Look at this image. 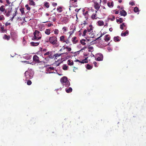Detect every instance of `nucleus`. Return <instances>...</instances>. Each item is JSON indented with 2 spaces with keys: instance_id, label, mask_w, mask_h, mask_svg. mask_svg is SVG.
<instances>
[{
  "instance_id": "nucleus-31",
  "label": "nucleus",
  "mask_w": 146,
  "mask_h": 146,
  "mask_svg": "<svg viewBox=\"0 0 146 146\" xmlns=\"http://www.w3.org/2000/svg\"><path fill=\"white\" fill-rule=\"evenodd\" d=\"M103 59V56L102 55L100 57H98L96 59L98 61L102 60Z\"/></svg>"
},
{
  "instance_id": "nucleus-43",
  "label": "nucleus",
  "mask_w": 146,
  "mask_h": 146,
  "mask_svg": "<svg viewBox=\"0 0 146 146\" xmlns=\"http://www.w3.org/2000/svg\"><path fill=\"white\" fill-rule=\"evenodd\" d=\"M87 32V30L86 29L84 30L83 32V36H85L86 35V33Z\"/></svg>"
},
{
  "instance_id": "nucleus-11",
  "label": "nucleus",
  "mask_w": 146,
  "mask_h": 146,
  "mask_svg": "<svg viewBox=\"0 0 146 146\" xmlns=\"http://www.w3.org/2000/svg\"><path fill=\"white\" fill-rule=\"evenodd\" d=\"M39 42H31V45L33 46H36L38 45Z\"/></svg>"
},
{
  "instance_id": "nucleus-9",
  "label": "nucleus",
  "mask_w": 146,
  "mask_h": 146,
  "mask_svg": "<svg viewBox=\"0 0 146 146\" xmlns=\"http://www.w3.org/2000/svg\"><path fill=\"white\" fill-rule=\"evenodd\" d=\"M127 14L126 12L124 10H122L120 12L119 15H121L122 16H125L127 15Z\"/></svg>"
},
{
  "instance_id": "nucleus-18",
  "label": "nucleus",
  "mask_w": 146,
  "mask_h": 146,
  "mask_svg": "<svg viewBox=\"0 0 146 146\" xmlns=\"http://www.w3.org/2000/svg\"><path fill=\"white\" fill-rule=\"evenodd\" d=\"M110 36L108 35H107L105 36L104 40L106 41H108L110 40Z\"/></svg>"
},
{
  "instance_id": "nucleus-39",
  "label": "nucleus",
  "mask_w": 146,
  "mask_h": 146,
  "mask_svg": "<svg viewBox=\"0 0 146 146\" xmlns=\"http://www.w3.org/2000/svg\"><path fill=\"white\" fill-rule=\"evenodd\" d=\"M111 17H112V18H110L109 19L111 20V21H114L115 19V17L113 15H111Z\"/></svg>"
},
{
  "instance_id": "nucleus-49",
  "label": "nucleus",
  "mask_w": 146,
  "mask_h": 146,
  "mask_svg": "<svg viewBox=\"0 0 146 146\" xmlns=\"http://www.w3.org/2000/svg\"><path fill=\"white\" fill-rule=\"evenodd\" d=\"M52 5L54 7H55L57 5V3L54 2H53L52 3Z\"/></svg>"
},
{
  "instance_id": "nucleus-57",
  "label": "nucleus",
  "mask_w": 146,
  "mask_h": 146,
  "mask_svg": "<svg viewBox=\"0 0 146 146\" xmlns=\"http://www.w3.org/2000/svg\"><path fill=\"white\" fill-rule=\"evenodd\" d=\"M52 25H53V24L52 23H49L47 25V26L48 27H50Z\"/></svg>"
},
{
  "instance_id": "nucleus-48",
  "label": "nucleus",
  "mask_w": 146,
  "mask_h": 146,
  "mask_svg": "<svg viewBox=\"0 0 146 146\" xmlns=\"http://www.w3.org/2000/svg\"><path fill=\"white\" fill-rule=\"evenodd\" d=\"M4 27H2L1 28V29L0 30L2 32H3L5 31L4 30Z\"/></svg>"
},
{
  "instance_id": "nucleus-26",
  "label": "nucleus",
  "mask_w": 146,
  "mask_h": 146,
  "mask_svg": "<svg viewBox=\"0 0 146 146\" xmlns=\"http://www.w3.org/2000/svg\"><path fill=\"white\" fill-rule=\"evenodd\" d=\"M68 65H73L74 64L73 61L72 60H68Z\"/></svg>"
},
{
  "instance_id": "nucleus-6",
  "label": "nucleus",
  "mask_w": 146,
  "mask_h": 146,
  "mask_svg": "<svg viewBox=\"0 0 146 146\" xmlns=\"http://www.w3.org/2000/svg\"><path fill=\"white\" fill-rule=\"evenodd\" d=\"M24 74L26 79H31L33 78V75L28 71H26Z\"/></svg>"
},
{
  "instance_id": "nucleus-52",
  "label": "nucleus",
  "mask_w": 146,
  "mask_h": 146,
  "mask_svg": "<svg viewBox=\"0 0 146 146\" xmlns=\"http://www.w3.org/2000/svg\"><path fill=\"white\" fill-rule=\"evenodd\" d=\"M129 4L131 6H133L135 5V3L133 2H131L129 3Z\"/></svg>"
},
{
  "instance_id": "nucleus-42",
  "label": "nucleus",
  "mask_w": 146,
  "mask_h": 146,
  "mask_svg": "<svg viewBox=\"0 0 146 146\" xmlns=\"http://www.w3.org/2000/svg\"><path fill=\"white\" fill-rule=\"evenodd\" d=\"M32 84V82L31 80H28L27 82V84L28 85H31Z\"/></svg>"
},
{
  "instance_id": "nucleus-38",
  "label": "nucleus",
  "mask_w": 146,
  "mask_h": 146,
  "mask_svg": "<svg viewBox=\"0 0 146 146\" xmlns=\"http://www.w3.org/2000/svg\"><path fill=\"white\" fill-rule=\"evenodd\" d=\"M133 10L134 12L137 13L139 9L138 7H136L134 8Z\"/></svg>"
},
{
  "instance_id": "nucleus-27",
  "label": "nucleus",
  "mask_w": 146,
  "mask_h": 146,
  "mask_svg": "<svg viewBox=\"0 0 146 146\" xmlns=\"http://www.w3.org/2000/svg\"><path fill=\"white\" fill-rule=\"evenodd\" d=\"M44 7H45L47 8H48L49 7V3L47 2H45L44 4Z\"/></svg>"
},
{
  "instance_id": "nucleus-64",
  "label": "nucleus",
  "mask_w": 146,
  "mask_h": 146,
  "mask_svg": "<svg viewBox=\"0 0 146 146\" xmlns=\"http://www.w3.org/2000/svg\"><path fill=\"white\" fill-rule=\"evenodd\" d=\"M47 50L46 49V48H44L43 49V50H42V51H43V52H45Z\"/></svg>"
},
{
  "instance_id": "nucleus-53",
  "label": "nucleus",
  "mask_w": 146,
  "mask_h": 146,
  "mask_svg": "<svg viewBox=\"0 0 146 146\" xmlns=\"http://www.w3.org/2000/svg\"><path fill=\"white\" fill-rule=\"evenodd\" d=\"M11 25V23H10L7 22L5 24V26H7L8 25Z\"/></svg>"
},
{
  "instance_id": "nucleus-8",
  "label": "nucleus",
  "mask_w": 146,
  "mask_h": 146,
  "mask_svg": "<svg viewBox=\"0 0 146 146\" xmlns=\"http://www.w3.org/2000/svg\"><path fill=\"white\" fill-rule=\"evenodd\" d=\"M97 11H96L95 13H93L91 16V18L93 20L96 19L98 17H97V15L96 13Z\"/></svg>"
},
{
  "instance_id": "nucleus-47",
  "label": "nucleus",
  "mask_w": 146,
  "mask_h": 146,
  "mask_svg": "<svg viewBox=\"0 0 146 146\" xmlns=\"http://www.w3.org/2000/svg\"><path fill=\"white\" fill-rule=\"evenodd\" d=\"M75 30V28L72 31H70L69 33L70 34V35H72V34L74 33V31Z\"/></svg>"
},
{
  "instance_id": "nucleus-60",
  "label": "nucleus",
  "mask_w": 146,
  "mask_h": 146,
  "mask_svg": "<svg viewBox=\"0 0 146 146\" xmlns=\"http://www.w3.org/2000/svg\"><path fill=\"white\" fill-rule=\"evenodd\" d=\"M65 42L66 43V44H68L69 43V41L68 40H65Z\"/></svg>"
},
{
  "instance_id": "nucleus-35",
  "label": "nucleus",
  "mask_w": 146,
  "mask_h": 146,
  "mask_svg": "<svg viewBox=\"0 0 146 146\" xmlns=\"http://www.w3.org/2000/svg\"><path fill=\"white\" fill-rule=\"evenodd\" d=\"M86 68L90 70L92 68V66H91L89 64H88L86 66Z\"/></svg>"
},
{
  "instance_id": "nucleus-20",
  "label": "nucleus",
  "mask_w": 146,
  "mask_h": 146,
  "mask_svg": "<svg viewBox=\"0 0 146 146\" xmlns=\"http://www.w3.org/2000/svg\"><path fill=\"white\" fill-rule=\"evenodd\" d=\"M10 38V36L9 35L7 36L5 34L3 37V38L5 39H7V40H9Z\"/></svg>"
},
{
  "instance_id": "nucleus-14",
  "label": "nucleus",
  "mask_w": 146,
  "mask_h": 146,
  "mask_svg": "<svg viewBox=\"0 0 146 146\" xmlns=\"http://www.w3.org/2000/svg\"><path fill=\"white\" fill-rule=\"evenodd\" d=\"M88 58V57L85 58V59L82 60L81 61H80V62L82 64H84V63H87L88 62V61H87Z\"/></svg>"
},
{
  "instance_id": "nucleus-10",
  "label": "nucleus",
  "mask_w": 146,
  "mask_h": 146,
  "mask_svg": "<svg viewBox=\"0 0 146 146\" xmlns=\"http://www.w3.org/2000/svg\"><path fill=\"white\" fill-rule=\"evenodd\" d=\"M66 54V55H67L68 54V53L66 52V53H62L60 54H55L54 56V57L55 58H56L57 57H58L59 56H60L61 55V54Z\"/></svg>"
},
{
  "instance_id": "nucleus-17",
  "label": "nucleus",
  "mask_w": 146,
  "mask_h": 146,
  "mask_svg": "<svg viewBox=\"0 0 146 146\" xmlns=\"http://www.w3.org/2000/svg\"><path fill=\"white\" fill-rule=\"evenodd\" d=\"M129 34V31L128 30H126V31L123 33L122 32L121 33V36H125L127 35H128Z\"/></svg>"
},
{
  "instance_id": "nucleus-1",
  "label": "nucleus",
  "mask_w": 146,
  "mask_h": 146,
  "mask_svg": "<svg viewBox=\"0 0 146 146\" xmlns=\"http://www.w3.org/2000/svg\"><path fill=\"white\" fill-rule=\"evenodd\" d=\"M33 35L34 36L32 38V40H38L41 38V35L39 31L37 30H35L33 33Z\"/></svg>"
},
{
  "instance_id": "nucleus-30",
  "label": "nucleus",
  "mask_w": 146,
  "mask_h": 146,
  "mask_svg": "<svg viewBox=\"0 0 146 146\" xmlns=\"http://www.w3.org/2000/svg\"><path fill=\"white\" fill-rule=\"evenodd\" d=\"M68 66L64 64L62 66V69L64 70H67L68 69Z\"/></svg>"
},
{
  "instance_id": "nucleus-62",
  "label": "nucleus",
  "mask_w": 146,
  "mask_h": 146,
  "mask_svg": "<svg viewBox=\"0 0 146 146\" xmlns=\"http://www.w3.org/2000/svg\"><path fill=\"white\" fill-rule=\"evenodd\" d=\"M80 10V9H76L75 10V11H76V12H78L79 10Z\"/></svg>"
},
{
  "instance_id": "nucleus-45",
  "label": "nucleus",
  "mask_w": 146,
  "mask_h": 146,
  "mask_svg": "<svg viewBox=\"0 0 146 146\" xmlns=\"http://www.w3.org/2000/svg\"><path fill=\"white\" fill-rule=\"evenodd\" d=\"M88 48L89 49V50H88V51L89 52H90L91 51H90V50H92L94 48L93 46H89L88 47Z\"/></svg>"
},
{
  "instance_id": "nucleus-5",
  "label": "nucleus",
  "mask_w": 146,
  "mask_h": 146,
  "mask_svg": "<svg viewBox=\"0 0 146 146\" xmlns=\"http://www.w3.org/2000/svg\"><path fill=\"white\" fill-rule=\"evenodd\" d=\"M33 61L36 63H42L45 64V62L44 61H40L39 60V58L36 55H35L33 57Z\"/></svg>"
},
{
  "instance_id": "nucleus-2",
  "label": "nucleus",
  "mask_w": 146,
  "mask_h": 146,
  "mask_svg": "<svg viewBox=\"0 0 146 146\" xmlns=\"http://www.w3.org/2000/svg\"><path fill=\"white\" fill-rule=\"evenodd\" d=\"M60 81L62 85L65 87H68L70 85V82L66 77L64 76L61 78Z\"/></svg>"
},
{
  "instance_id": "nucleus-63",
  "label": "nucleus",
  "mask_w": 146,
  "mask_h": 146,
  "mask_svg": "<svg viewBox=\"0 0 146 146\" xmlns=\"http://www.w3.org/2000/svg\"><path fill=\"white\" fill-rule=\"evenodd\" d=\"M119 11H116V12H115V14H118L119 13Z\"/></svg>"
},
{
  "instance_id": "nucleus-50",
  "label": "nucleus",
  "mask_w": 146,
  "mask_h": 146,
  "mask_svg": "<svg viewBox=\"0 0 146 146\" xmlns=\"http://www.w3.org/2000/svg\"><path fill=\"white\" fill-rule=\"evenodd\" d=\"M10 11H8L7 13L6 14V16L7 17H9L10 15Z\"/></svg>"
},
{
  "instance_id": "nucleus-29",
  "label": "nucleus",
  "mask_w": 146,
  "mask_h": 146,
  "mask_svg": "<svg viewBox=\"0 0 146 146\" xmlns=\"http://www.w3.org/2000/svg\"><path fill=\"white\" fill-rule=\"evenodd\" d=\"M72 91V89L71 88H69L68 89L66 90V91L67 93H69L71 92Z\"/></svg>"
},
{
  "instance_id": "nucleus-7",
  "label": "nucleus",
  "mask_w": 146,
  "mask_h": 146,
  "mask_svg": "<svg viewBox=\"0 0 146 146\" xmlns=\"http://www.w3.org/2000/svg\"><path fill=\"white\" fill-rule=\"evenodd\" d=\"M10 34L13 39L16 38L17 37V34L16 32H11Z\"/></svg>"
},
{
  "instance_id": "nucleus-28",
  "label": "nucleus",
  "mask_w": 146,
  "mask_h": 146,
  "mask_svg": "<svg viewBox=\"0 0 146 146\" xmlns=\"http://www.w3.org/2000/svg\"><path fill=\"white\" fill-rule=\"evenodd\" d=\"M89 27L90 28L89 29H87V31L88 32H90L92 30V25H89Z\"/></svg>"
},
{
  "instance_id": "nucleus-36",
  "label": "nucleus",
  "mask_w": 146,
  "mask_h": 146,
  "mask_svg": "<svg viewBox=\"0 0 146 146\" xmlns=\"http://www.w3.org/2000/svg\"><path fill=\"white\" fill-rule=\"evenodd\" d=\"M62 7H58L57 9V11H58L59 12H61L62 11Z\"/></svg>"
},
{
  "instance_id": "nucleus-15",
  "label": "nucleus",
  "mask_w": 146,
  "mask_h": 146,
  "mask_svg": "<svg viewBox=\"0 0 146 146\" xmlns=\"http://www.w3.org/2000/svg\"><path fill=\"white\" fill-rule=\"evenodd\" d=\"M120 37L119 36H115L114 37V41L116 42H118L120 41Z\"/></svg>"
},
{
  "instance_id": "nucleus-3",
  "label": "nucleus",
  "mask_w": 146,
  "mask_h": 146,
  "mask_svg": "<svg viewBox=\"0 0 146 146\" xmlns=\"http://www.w3.org/2000/svg\"><path fill=\"white\" fill-rule=\"evenodd\" d=\"M46 42H49L50 43L52 44H56L57 43V38L55 36H51L49 37V40H48Z\"/></svg>"
},
{
  "instance_id": "nucleus-19",
  "label": "nucleus",
  "mask_w": 146,
  "mask_h": 146,
  "mask_svg": "<svg viewBox=\"0 0 146 146\" xmlns=\"http://www.w3.org/2000/svg\"><path fill=\"white\" fill-rule=\"evenodd\" d=\"M85 42H87V41L84 39H82V40H80V41L81 44L83 45H85L86 44V43Z\"/></svg>"
},
{
  "instance_id": "nucleus-59",
  "label": "nucleus",
  "mask_w": 146,
  "mask_h": 146,
  "mask_svg": "<svg viewBox=\"0 0 146 146\" xmlns=\"http://www.w3.org/2000/svg\"><path fill=\"white\" fill-rule=\"evenodd\" d=\"M23 43L25 45L26 43V41L25 40L24 38H23Z\"/></svg>"
},
{
  "instance_id": "nucleus-13",
  "label": "nucleus",
  "mask_w": 146,
  "mask_h": 146,
  "mask_svg": "<svg viewBox=\"0 0 146 146\" xmlns=\"http://www.w3.org/2000/svg\"><path fill=\"white\" fill-rule=\"evenodd\" d=\"M108 6L110 7H112L113 6V3L112 1L110 2H108L107 3Z\"/></svg>"
},
{
  "instance_id": "nucleus-4",
  "label": "nucleus",
  "mask_w": 146,
  "mask_h": 146,
  "mask_svg": "<svg viewBox=\"0 0 146 146\" xmlns=\"http://www.w3.org/2000/svg\"><path fill=\"white\" fill-rule=\"evenodd\" d=\"M94 7L97 11L98 10L101 6V1L99 0H95L94 1Z\"/></svg>"
},
{
  "instance_id": "nucleus-55",
  "label": "nucleus",
  "mask_w": 146,
  "mask_h": 146,
  "mask_svg": "<svg viewBox=\"0 0 146 146\" xmlns=\"http://www.w3.org/2000/svg\"><path fill=\"white\" fill-rule=\"evenodd\" d=\"M6 2L8 4V5H9L11 3L9 1V0H6Z\"/></svg>"
},
{
  "instance_id": "nucleus-56",
  "label": "nucleus",
  "mask_w": 146,
  "mask_h": 146,
  "mask_svg": "<svg viewBox=\"0 0 146 146\" xmlns=\"http://www.w3.org/2000/svg\"><path fill=\"white\" fill-rule=\"evenodd\" d=\"M49 69L50 70H54V68L53 67H50L49 68Z\"/></svg>"
},
{
  "instance_id": "nucleus-40",
  "label": "nucleus",
  "mask_w": 146,
  "mask_h": 146,
  "mask_svg": "<svg viewBox=\"0 0 146 146\" xmlns=\"http://www.w3.org/2000/svg\"><path fill=\"white\" fill-rule=\"evenodd\" d=\"M62 29L64 32H66L67 31V27H63Z\"/></svg>"
},
{
  "instance_id": "nucleus-16",
  "label": "nucleus",
  "mask_w": 146,
  "mask_h": 146,
  "mask_svg": "<svg viewBox=\"0 0 146 146\" xmlns=\"http://www.w3.org/2000/svg\"><path fill=\"white\" fill-rule=\"evenodd\" d=\"M65 36L64 35H62L60 37V40L63 42H65Z\"/></svg>"
},
{
  "instance_id": "nucleus-61",
  "label": "nucleus",
  "mask_w": 146,
  "mask_h": 146,
  "mask_svg": "<svg viewBox=\"0 0 146 146\" xmlns=\"http://www.w3.org/2000/svg\"><path fill=\"white\" fill-rule=\"evenodd\" d=\"M3 16H0V20H2L3 19Z\"/></svg>"
},
{
  "instance_id": "nucleus-21",
  "label": "nucleus",
  "mask_w": 146,
  "mask_h": 146,
  "mask_svg": "<svg viewBox=\"0 0 146 146\" xmlns=\"http://www.w3.org/2000/svg\"><path fill=\"white\" fill-rule=\"evenodd\" d=\"M29 4L30 5L33 6L35 5V3L33 0H29Z\"/></svg>"
},
{
  "instance_id": "nucleus-51",
  "label": "nucleus",
  "mask_w": 146,
  "mask_h": 146,
  "mask_svg": "<svg viewBox=\"0 0 146 146\" xmlns=\"http://www.w3.org/2000/svg\"><path fill=\"white\" fill-rule=\"evenodd\" d=\"M93 64H94L95 67H98V66L97 65V62H95V61L94 62H93Z\"/></svg>"
},
{
  "instance_id": "nucleus-44",
  "label": "nucleus",
  "mask_w": 146,
  "mask_h": 146,
  "mask_svg": "<svg viewBox=\"0 0 146 146\" xmlns=\"http://www.w3.org/2000/svg\"><path fill=\"white\" fill-rule=\"evenodd\" d=\"M48 57L50 58V59H52V58H53L54 57V56H52V54H51V53H50V54L48 55Z\"/></svg>"
},
{
  "instance_id": "nucleus-32",
  "label": "nucleus",
  "mask_w": 146,
  "mask_h": 146,
  "mask_svg": "<svg viewBox=\"0 0 146 146\" xmlns=\"http://www.w3.org/2000/svg\"><path fill=\"white\" fill-rule=\"evenodd\" d=\"M126 25H125L124 23H123L121 24L120 25V28L121 30L123 29V27H125Z\"/></svg>"
},
{
  "instance_id": "nucleus-46",
  "label": "nucleus",
  "mask_w": 146,
  "mask_h": 146,
  "mask_svg": "<svg viewBox=\"0 0 146 146\" xmlns=\"http://www.w3.org/2000/svg\"><path fill=\"white\" fill-rule=\"evenodd\" d=\"M25 7L27 8V10H30V7L29 6V5L28 4L26 5Z\"/></svg>"
},
{
  "instance_id": "nucleus-41",
  "label": "nucleus",
  "mask_w": 146,
  "mask_h": 146,
  "mask_svg": "<svg viewBox=\"0 0 146 146\" xmlns=\"http://www.w3.org/2000/svg\"><path fill=\"white\" fill-rule=\"evenodd\" d=\"M51 53H52L51 52H47L46 53H45L44 54V56H46V55H49Z\"/></svg>"
},
{
  "instance_id": "nucleus-54",
  "label": "nucleus",
  "mask_w": 146,
  "mask_h": 146,
  "mask_svg": "<svg viewBox=\"0 0 146 146\" xmlns=\"http://www.w3.org/2000/svg\"><path fill=\"white\" fill-rule=\"evenodd\" d=\"M49 58L48 57V56L46 57H45V58H44V59L47 61H48L49 60Z\"/></svg>"
},
{
  "instance_id": "nucleus-37",
  "label": "nucleus",
  "mask_w": 146,
  "mask_h": 146,
  "mask_svg": "<svg viewBox=\"0 0 146 146\" xmlns=\"http://www.w3.org/2000/svg\"><path fill=\"white\" fill-rule=\"evenodd\" d=\"M20 10L21 12L22 15H23L25 13L24 8H21L20 9Z\"/></svg>"
},
{
  "instance_id": "nucleus-12",
  "label": "nucleus",
  "mask_w": 146,
  "mask_h": 146,
  "mask_svg": "<svg viewBox=\"0 0 146 146\" xmlns=\"http://www.w3.org/2000/svg\"><path fill=\"white\" fill-rule=\"evenodd\" d=\"M76 36H74L72 38V41L74 43H76L78 42V40H76Z\"/></svg>"
},
{
  "instance_id": "nucleus-22",
  "label": "nucleus",
  "mask_w": 146,
  "mask_h": 146,
  "mask_svg": "<svg viewBox=\"0 0 146 146\" xmlns=\"http://www.w3.org/2000/svg\"><path fill=\"white\" fill-rule=\"evenodd\" d=\"M116 21L117 23H121L123 22V19L121 18H120L119 19H116Z\"/></svg>"
},
{
  "instance_id": "nucleus-23",
  "label": "nucleus",
  "mask_w": 146,
  "mask_h": 146,
  "mask_svg": "<svg viewBox=\"0 0 146 146\" xmlns=\"http://www.w3.org/2000/svg\"><path fill=\"white\" fill-rule=\"evenodd\" d=\"M98 24L99 26H102L104 25V22L103 21H98Z\"/></svg>"
},
{
  "instance_id": "nucleus-24",
  "label": "nucleus",
  "mask_w": 146,
  "mask_h": 146,
  "mask_svg": "<svg viewBox=\"0 0 146 146\" xmlns=\"http://www.w3.org/2000/svg\"><path fill=\"white\" fill-rule=\"evenodd\" d=\"M50 30L48 29H46L45 31V33L48 35H49L50 33Z\"/></svg>"
},
{
  "instance_id": "nucleus-58",
  "label": "nucleus",
  "mask_w": 146,
  "mask_h": 146,
  "mask_svg": "<svg viewBox=\"0 0 146 146\" xmlns=\"http://www.w3.org/2000/svg\"><path fill=\"white\" fill-rule=\"evenodd\" d=\"M17 10L16 9V10L15 11V15H14V16H15L17 15Z\"/></svg>"
},
{
  "instance_id": "nucleus-33",
  "label": "nucleus",
  "mask_w": 146,
  "mask_h": 146,
  "mask_svg": "<svg viewBox=\"0 0 146 146\" xmlns=\"http://www.w3.org/2000/svg\"><path fill=\"white\" fill-rule=\"evenodd\" d=\"M4 5H2L0 7V11L3 12L5 10V8H4Z\"/></svg>"
},
{
  "instance_id": "nucleus-34",
  "label": "nucleus",
  "mask_w": 146,
  "mask_h": 146,
  "mask_svg": "<svg viewBox=\"0 0 146 146\" xmlns=\"http://www.w3.org/2000/svg\"><path fill=\"white\" fill-rule=\"evenodd\" d=\"M59 33V30L57 29H55L54 30V33L55 34L57 35Z\"/></svg>"
},
{
  "instance_id": "nucleus-25",
  "label": "nucleus",
  "mask_w": 146,
  "mask_h": 146,
  "mask_svg": "<svg viewBox=\"0 0 146 146\" xmlns=\"http://www.w3.org/2000/svg\"><path fill=\"white\" fill-rule=\"evenodd\" d=\"M62 48L63 49H66L68 50V51H70L72 50L71 48L70 47H69L68 46H66V47H65L64 46Z\"/></svg>"
}]
</instances>
